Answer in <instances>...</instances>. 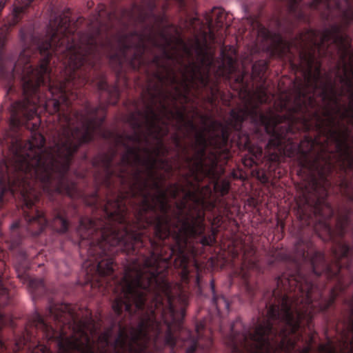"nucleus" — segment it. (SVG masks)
<instances>
[{"mask_svg": "<svg viewBox=\"0 0 353 353\" xmlns=\"http://www.w3.org/2000/svg\"><path fill=\"white\" fill-rule=\"evenodd\" d=\"M167 132L148 131V136L156 139V148L152 150L130 149L122 157L118 176L123 183L132 180L129 194L140 197L137 222L132 225L111 226L99 232L90 219L81 221L78 229L81 238L79 246L83 249L89 244V261L97 263V271L101 275L112 272L113 262L111 259L98 261L95 255L105 254L111 246H130L141 241V233L137 230L153 222L157 237L163 239L172 234L179 243L184 244L189 236L203 230L201 209L205 196L199 188L191 186L184 189L179 184L170 185L165 191L161 188L163 179L159 170L168 168L161 157L164 150L160 139Z\"/></svg>", "mask_w": 353, "mask_h": 353, "instance_id": "obj_1", "label": "nucleus"}, {"mask_svg": "<svg viewBox=\"0 0 353 353\" xmlns=\"http://www.w3.org/2000/svg\"><path fill=\"white\" fill-rule=\"evenodd\" d=\"M319 353H336V350L330 342L319 346Z\"/></svg>", "mask_w": 353, "mask_h": 353, "instance_id": "obj_14", "label": "nucleus"}, {"mask_svg": "<svg viewBox=\"0 0 353 353\" xmlns=\"http://www.w3.org/2000/svg\"><path fill=\"white\" fill-rule=\"evenodd\" d=\"M353 0H314L313 6H317L322 3L327 8H337L340 10L341 18L345 24L353 20V12L351 3Z\"/></svg>", "mask_w": 353, "mask_h": 353, "instance_id": "obj_9", "label": "nucleus"}, {"mask_svg": "<svg viewBox=\"0 0 353 353\" xmlns=\"http://www.w3.org/2000/svg\"><path fill=\"white\" fill-rule=\"evenodd\" d=\"M105 82L101 81L100 83L99 84V88L101 90L105 89Z\"/></svg>", "mask_w": 353, "mask_h": 353, "instance_id": "obj_27", "label": "nucleus"}, {"mask_svg": "<svg viewBox=\"0 0 353 353\" xmlns=\"http://www.w3.org/2000/svg\"><path fill=\"white\" fill-rule=\"evenodd\" d=\"M342 252L341 254H339V256H343L346 255L348 252V248L345 245L342 246L341 248Z\"/></svg>", "mask_w": 353, "mask_h": 353, "instance_id": "obj_20", "label": "nucleus"}, {"mask_svg": "<svg viewBox=\"0 0 353 353\" xmlns=\"http://www.w3.org/2000/svg\"><path fill=\"white\" fill-rule=\"evenodd\" d=\"M27 128H30V123H27Z\"/></svg>", "mask_w": 353, "mask_h": 353, "instance_id": "obj_33", "label": "nucleus"}, {"mask_svg": "<svg viewBox=\"0 0 353 353\" xmlns=\"http://www.w3.org/2000/svg\"><path fill=\"white\" fill-rule=\"evenodd\" d=\"M270 159L271 161H278L279 159V155L278 154H274V153H272L270 156Z\"/></svg>", "mask_w": 353, "mask_h": 353, "instance_id": "obj_21", "label": "nucleus"}, {"mask_svg": "<svg viewBox=\"0 0 353 353\" xmlns=\"http://www.w3.org/2000/svg\"><path fill=\"white\" fill-rule=\"evenodd\" d=\"M159 263L158 257L152 254L145 259L141 269L125 273L116 288L119 294L112 303V309L116 313L120 314L123 308L130 313L132 307L138 310L142 307L146 292L159 285L157 267Z\"/></svg>", "mask_w": 353, "mask_h": 353, "instance_id": "obj_8", "label": "nucleus"}, {"mask_svg": "<svg viewBox=\"0 0 353 353\" xmlns=\"http://www.w3.org/2000/svg\"><path fill=\"white\" fill-rule=\"evenodd\" d=\"M323 208H326L327 210H330V206H329V205H327V204H323Z\"/></svg>", "mask_w": 353, "mask_h": 353, "instance_id": "obj_28", "label": "nucleus"}, {"mask_svg": "<svg viewBox=\"0 0 353 353\" xmlns=\"http://www.w3.org/2000/svg\"><path fill=\"white\" fill-rule=\"evenodd\" d=\"M232 353H241L239 348L236 345H232Z\"/></svg>", "mask_w": 353, "mask_h": 353, "instance_id": "obj_22", "label": "nucleus"}, {"mask_svg": "<svg viewBox=\"0 0 353 353\" xmlns=\"http://www.w3.org/2000/svg\"><path fill=\"white\" fill-rule=\"evenodd\" d=\"M37 319H38V323L37 324V327H39L40 328H47L48 327V326L43 322L42 319H41L39 316H38Z\"/></svg>", "mask_w": 353, "mask_h": 353, "instance_id": "obj_19", "label": "nucleus"}, {"mask_svg": "<svg viewBox=\"0 0 353 353\" xmlns=\"http://www.w3.org/2000/svg\"><path fill=\"white\" fill-rule=\"evenodd\" d=\"M282 143V140L280 137V136L273 137L271 138V139L269 141L268 143V147L270 149L272 147H278L281 145Z\"/></svg>", "mask_w": 353, "mask_h": 353, "instance_id": "obj_16", "label": "nucleus"}, {"mask_svg": "<svg viewBox=\"0 0 353 353\" xmlns=\"http://www.w3.org/2000/svg\"><path fill=\"white\" fill-rule=\"evenodd\" d=\"M346 38L339 26L326 29L321 34L309 30L299 37V41L285 44L290 50L292 46L301 48V67L305 70V88L302 91L303 105L314 107L322 101L323 118L319 125L327 130V141L330 152L333 145L334 154L319 155L316 165L318 173H327L336 163L343 168H353V153L348 144L349 132L345 123L353 125V56H349V62L341 60L336 72V79L341 84L339 94L331 79L322 77L320 63L315 55L319 54L325 42L332 41L336 44L345 45Z\"/></svg>", "mask_w": 353, "mask_h": 353, "instance_id": "obj_2", "label": "nucleus"}, {"mask_svg": "<svg viewBox=\"0 0 353 353\" xmlns=\"http://www.w3.org/2000/svg\"><path fill=\"white\" fill-rule=\"evenodd\" d=\"M343 223H341V221H339L338 226L340 227V228H343Z\"/></svg>", "mask_w": 353, "mask_h": 353, "instance_id": "obj_29", "label": "nucleus"}, {"mask_svg": "<svg viewBox=\"0 0 353 353\" xmlns=\"http://www.w3.org/2000/svg\"><path fill=\"white\" fill-rule=\"evenodd\" d=\"M293 2H295L294 0H292L291 3H293Z\"/></svg>", "mask_w": 353, "mask_h": 353, "instance_id": "obj_34", "label": "nucleus"}, {"mask_svg": "<svg viewBox=\"0 0 353 353\" xmlns=\"http://www.w3.org/2000/svg\"><path fill=\"white\" fill-rule=\"evenodd\" d=\"M128 196H119L115 201H108L105 206V211L111 219L122 223L125 216V197Z\"/></svg>", "mask_w": 353, "mask_h": 353, "instance_id": "obj_10", "label": "nucleus"}, {"mask_svg": "<svg viewBox=\"0 0 353 353\" xmlns=\"http://www.w3.org/2000/svg\"><path fill=\"white\" fill-rule=\"evenodd\" d=\"M163 49L165 57L179 65L180 70L176 74L175 69L165 66V74L159 77L161 81L170 82L175 90L174 93L166 97H171L173 100L180 97L187 99L192 89H198L208 84L213 57L198 40L190 46L177 39L174 43L166 42Z\"/></svg>", "mask_w": 353, "mask_h": 353, "instance_id": "obj_7", "label": "nucleus"}, {"mask_svg": "<svg viewBox=\"0 0 353 353\" xmlns=\"http://www.w3.org/2000/svg\"><path fill=\"white\" fill-rule=\"evenodd\" d=\"M31 353H49V351L45 345H39L33 348Z\"/></svg>", "mask_w": 353, "mask_h": 353, "instance_id": "obj_17", "label": "nucleus"}, {"mask_svg": "<svg viewBox=\"0 0 353 353\" xmlns=\"http://www.w3.org/2000/svg\"><path fill=\"white\" fill-rule=\"evenodd\" d=\"M54 225H60L61 228L59 229V232H65L68 229V223L66 220H65L62 217L57 216L54 220Z\"/></svg>", "mask_w": 353, "mask_h": 353, "instance_id": "obj_13", "label": "nucleus"}, {"mask_svg": "<svg viewBox=\"0 0 353 353\" xmlns=\"http://www.w3.org/2000/svg\"><path fill=\"white\" fill-rule=\"evenodd\" d=\"M301 297L291 300L288 296L282 300L281 307L272 306L268 311V320L257 326L254 333L238 336L236 345L241 353H290L295 347L294 341L288 338L290 333L295 332L301 319L310 318L316 303L312 300L314 288L307 283L299 287ZM305 347L299 353H308Z\"/></svg>", "mask_w": 353, "mask_h": 353, "instance_id": "obj_5", "label": "nucleus"}, {"mask_svg": "<svg viewBox=\"0 0 353 353\" xmlns=\"http://www.w3.org/2000/svg\"><path fill=\"white\" fill-rule=\"evenodd\" d=\"M179 117L181 119H183V113L180 112Z\"/></svg>", "mask_w": 353, "mask_h": 353, "instance_id": "obj_32", "label": "nucleus"}, {"mask_svg": "<svg viewBox=\"0 0 353 353\" xmlns=\"http://www.w3.org/2000/svg\"><path fill=\"white\" fill-rule=\"evenodd\" d=\"M159 325L151 313L141 320L137 329H132L128 334L125 329L120 330L113 345H109V332L98 338L97 344L92 343L95 331L90 323H80L74 328L70 337L61 335L58 340V353H106L111 350L114 353H141L149 340L156 337Z\"/></svg>", "mask_w": 353, "mask_h": 353, "instance_id": "obj_6", "label": "nucleus"}, {"mask_svg": "<svg viewBox=\"0 0 353 353\" xmlns=\"http://www.w3.org/2000/svg\"><path fill=\"white\" fill-rule=\"evenodd\" d=\"M37 121H35L34 123H32V131H35L38 127H39V119L37 118Z\"/></svg>", "mask_w": 353, "mask_h": 353, "instance_id": "obj_23", "label": "nucleus"}, {"mask_svg": "<svg viewBox=\"0 0 353 353\" xmlns=\"http://www.w3.org/2000/svg\"><path fill=\"white\" fill-rule=\"evenodd\" d=\"M254 98L261 103H265L268 100L267 92L263 88H259L256 90L254 94Z\"/></svg>", "mask_w": 353, "mask_h": 353, "instance_id": "obj_12", "label": "nucleus"}, {"mask_svg": "<svg viewBox=\"0 0 353 353\" xmlns=\"http://www.w3.org/2000/svg\"><path fill=\"white\" fill-rule=\"evenodd\" d=\"M57 190L59 192H61L62 191V190H61V188L60 187H57Z\"/></svg>", "mask_w": 353, "mask_h": 353, "instance_id": "obj_31", "label": "nucleus"}, {"mask_svg": "<svg viewBox=\"0 0 353 353\" xmlns=\"http://www.w3.org/2000/svg\"><path fill=\"white\" fill-rule=\"evenodd\" d=\"M214 14H216V16L215 26L216 28L222 27L224 23L223 20L225 19V13L223 11L218 10L214 13Z\"/></svg>", "mask_w": 353, "mask_h": 353, "instance_id": "obj_15", "label": "nucleus"}, {"mask_svg": "<svg viewBox=\"0 0 353 353\" xmlns=\"http://www.w3.org/2000/svg\"><path fill=\"white\" fill-rule=\"evenodd\" d=\"M197 141H198L200 144H201V145H205V139L203 137H197Z\"/></svg>", "mask_w": 353, "mask_h": 353, "instance_id": "obj_24", "label": "nucleus"}, {"mask_svg": "<svg viewBox=\"0 0 353 353\" xmlns=\"http://www.w3.org/2000/svg\"><path fill=\"white\" fill-rule=\"evenodd\" d=\"M94 110H86L70 119L68 115L59 114L63 128L62 134L54 140V147L42 149L44 138L34 132L24 146H13L14 152L7 165L8 176L0 179L3 191L19 192L26 206L31 208L38 199L34 183L50 181L61 176L68 168L71 156L81 143L90 141L102 122L96 119Z\"/></svg>", "mask_w": 353, "mask_h": 353, "instance_id": "obj_3", "label": "nucleus"}, {"mask_svg": "<svg viewBox=\"0 0 353 353\" xmlns=\"http://www.w3.org/2000/svg\"><path fill=\"white\" fill-rule=\"evenodd\" d=\"M195 350V345H192L187 350V353H193Z\"/></svg>", "mask_w": 353, "mask_h": 353, "instance_id": "obj_26", "label": "nucleus"}, {"mask_svg": "<svg viewBox=\"0 0 353 353\" xmlns=\"http://www.w3.org/2000/svg\"><path fill=\"white\" fill-rule=\"evenodd\" d=\"M208 27H209V29H210V32H212L215 28L214 27V24H213L212 21L208 22Z\"/></svg>", "mask_w": 353, "mask_h": 353, "instance_id": "obj_25", "label": "nucleus"}, {"mask_svg": "<svg viewBox=\"0 0 353 353\" xmlns=\"http://www.w3.org/2000/svg\"><path fill=\"white\" fill-rule=\"evenodd\" d=\"M326 307H327V305H325V306H320V310H324L325 309Z\"/></svg>", "mask_w": 353, "mask_h": 353, "instance_id": "obj_30", "label": "nucleus"}, {"mask_svg": "<svg viewBox=\"0 0 353 353\" xmlns=\"http://www.w3.org/2000/svg\"><path fill=\"white\" fill-rule=\"evenodd\" d=\"M66 27L60 26L53 32L50 41L39 44L41 54L47 55L38 68H27V77H23V90L27 97L17 103V108L30 120L37 114L39 106L48 109L53 107L54 112L60 105L68 104L69 92L72 87L82 85L76 80L75 70L84 61L90 50L88 43L81 38V46L69 43L70 37L66 35Z\"/></svg>", "mask_w": 353, "mask_h": 353, "instance_id": "obj_4", "label": "nucleus"}, {"mask_svg": "<svg viewBox=\"0 0 353 353\" xmlns=\"http://www.w3.org/2000/svg\"><path fill=\"white\" fill-rule=\"evenodd\" d=\"M262 122L265 125L267 130H268V125L273 124L274 128L272 130L274 133H276L278 130L277 123H279V119L275 116L270 117L268 119L262 117Z\"/></svg>", "mask_w": 353, "mask_h": 353, "instance_id": "obj_11", "label": "nucleus"}, {"mask_svg": "<svg viewBox=\"0 0 353 353\" xmlns=\"http://www.w3.org/2000/svg\"><path fill=\"white\" fill-rule=\"evenodd\" d=\"M186 263H187L186 259L185 257H183V259H181V260L180 265L181 267H183V274H184L183 276H185L188 274V272L186 271V269H185L186 268Z\"/></svg>", "mask_w": 353, "mask_h": 353, "instance_id": "obj_18", "label": "nucleus"}]
</instances>
